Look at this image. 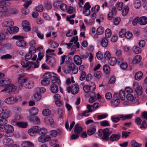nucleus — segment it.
<instances>
[{"label":"nucleus","instance_id":"1","mask_svg":"<svg viewBox=\"0 0 147 147\" xmlns=\"http://www.w3.org/2000/svg\"><path fill=\"white\" fill-rule=\"evenodd\" d=\"M12 38L13 39L17 40L16 42V45L17 46L24 47L27 45V43L24 40V37L23 36L16 35L13 36Z\"/></svg>","mask_w":147,"mask_h":147},{"label":"nucleus","instance_id":"2","mask_svg":"<svg viewBox=\"0 0 147 147\" xmlns=\"http://www.w3.org/2000/svg\"><path fill=\"white\" fill-rule=\"evenodd\" d=\"M21 65L24 67H28V69H30L31 68L35 69L38 68L39 67L38 63L29 61L27 60H23L21 62Z\"/></svg>","mask_w":147,"mask_h":147},{"label":"nucleus","instance_id":"3","mask_svg":"<svg viewBox=\"0 0 147 147\" xmlns=\"http://www.w3.org/2000/svg\"><path fill=\"white\" fill-rule=\"evenodd\" d=\"M8 9L6 6L4 5V3L0 1V17L3 18L6 16V12Z\"/></svg>","mask_w":147,"mask_h":147},{"label":"nucleus","instance_id":"4","mask_svg":"<svg viewBox=\"0 0 147 147\" xmlns=\"http://www.w3.org/2000/svg\"><path fill=\"white\" fill-rule=\"evenodd\" d=\"M112 133V131L110 130L109 128L104 129L103 130L102 136L101 138L102 140L107 141L109 139V136Z\"/></svg>","mask_w":147,"mask_h":147},{"label":"nucleus","instance_id":"5","mask_svg":"<svg viewBox=\"0 0 147 147\" xmlns=\"http://www.w3.org/2000/svg\"><path fill=\"white\" fill-rule=\"evenodd\" d=\"M20 97L19 96L16 97H10L6 98L5 102L8 104H13L20 100Z\"/></svg>","mask_w":147,"mask_h":147},{"label":"nucleus","instance_id":"6","mask_svg":"<svg viewBox=\"0 0 147 147\" xmlns=\"http://www.w3.org/2000/svg\"><path fill=\"white\" fill-rule=\"evenodd\" d=\"M66 90L69 93L71 92L72 94H76L79 91V86L77 84H74L72 87L70 86L67 87Z\"/></svg>","mask_w":147,"mask_h":147},{"label":"nucleus","instance_id":"7","mask_svg":"<svg viewBox=\"0 0 147 147\" xmlns=\"http://www.w3.org/2000/svg\"><path fill=\"white\" fill-rule=\"evenodd\" d=\"M133 86L138 94L140 95L142 94L143 92L142 88L141 86L138 85L137 82H134L133 84Z\"/></svg>","mask_w":147,"mask_h":147},{"label":"nucleus","instance_id":"8","mask_svg":"<svg viewBox=\"0 0 147 147\" xmlns=\"http://www.w3.org/2000/svg\"><path fill=\"white\" fill-rule=\"evenodd\" d=\"M40 128L39 127L37 126L33 127L32 128H30L28 130V134L31 136H35L36 134L38 133Z\"/></svg>","mask_w":147,"mask_h":147},{"label":"nucleus","instance_id":"9","mask_svg":"<svg viewBox=\"0 0 147 147\" xmlns=\"http://www.w3.org/2000/svg\"><path fill=\"white\" fill-rule=\"evenodd\" d=\"M90 7V5L88 3H86L85 4L84 7V9L83 11V13L85 16H88L90 15V11L89 9Z\"/></svg>","mask_w":147,"mask_h":147},{"label":"nucleus","instance_id":"10","mask_svg":"<svg viewBox=\"0 0 147 147\" xmlns=\"http://www.w3.org/2000/svg\"><path fill=\"white\" fill-rule=\"evenodd\" d=\"M16 90V86L11 85L1 90L2 92H6L7 93L11 94V92H14Z\"/></svg>","mask_w":147,"mask_h":147},{"label":"nucleus","instance_id":"11","mask_svg":"<svg viewBox=\"0 0 147 147\" xmlns=\"http://www.w3.org/2000/svg\"><path fill=\"white\" fill-rule=\"evenodd\" d=\"M14 22L11 19H6L5 21L2 24V25L3 27H10L13 26Z\"/></svg>","mask_w":147,"mask_h":147},{"label":"nucleus","instance_id":"12","mask_svg":"<svg viewBox=\"0 0 147 147\" xmlns=\"http://www.w3.org/2000/svg\"><path fill=\"white\" fill-rule=\"evenodd\" d=\"M70 60L69 56L63 55L61 57L60 65H62L65 62L67 63H68Z\"/></svg>","mask_w":147,"mask_h":147},{"label":"nucleus","instance_id":"13","mask_svg":"<svg viewBox=\"0 0 147 147\" xmlns=\"http://www.w3.org/2000/svg\"><path fill=\"white\" fill-rule=\"evenodd\" d=\"M3 142L6 146H10L13 143V141L11 138L7 137L3 139Z\"/></svg>","mask_w":147,"mask_h":147},{"label":"nucleus","instance_id":"14","mask_svg":"<svg viewBox=\"0 0 147 147\" xmlns=\"http://www.w3.org/2000/svg\"><path fill=\"white\" fill-rule=\"evenodd\" d=\"M11 80L9 79H4L0 80V86H5L9 84L11 82Z\"/></svg>","mask_w":147,"mask_h":147},{"label":"nucleus","instance_id":"15","mask_svg":"<svg viewBox=\"0 0 147 147\" xmlns=\"http://www.w3.org/2000/svg\"><path fill=\"white\" fill-rule=\"evenodd\" d=\"M22 25L25 31H29L30 30V25L28 22L26 20L22 22Z\"/></svg>","mask_w":147,"mask_h":147},{"label":"nucleus","instance_id":"16","mask_svg":"<svg viewBox=\"0 0 147 147\" xmlns=\"http://www.w3.org/2000/svg\"><path fill=\"white\" fill-rule=\"evenodd\" d=\"M7 30L10 34L17 33L19 31V28L17 27L13 26L8 28Z\"/></svg>","mask_w":147,"mask_h":147},{"label":"nucleus","instance_id":"17","mask_svg":"<svg viewBox=\"0 0 147 147\" xmlns=\"http://www.w3.org/2000/svg\"><path fill=\"white\" fill-rule=\"evenodd\" d=\"M47 58L46 61H48V63L51 65H53L55 64L56 62L55 59L50 56H49L47 54L46 55Z\"/></svg>","mask_w":147,"mask_h":147},{"label":"nucleus","instance_id":"18","mask_svg":"<svg viewBox=\"0 0 147 147\" xmlns=\"http://www.w3.org/2000/svg\"><path fill=\"white\" fill-rule=\"evenodd\" d=\"M70 71H72L74 74L77 73L78 71V67L75 65L74 63H71L70 64L69 66Z\"/></svg>","mask_w":147,"mask_h":147},{"label":"nucleus","instance_id":"19","mask_svg":"<svg viewBox=\"0 0 147 147\" xmlns=\"http://www.w3.org/2000/svg\"><path fill=\"white\" fill-rule=\"evenodd\" d=\"M138 24L141 25H144L147 24V17H141L139 19Z\"/></svg>","mask_w":147,"mask_h":147},{"label":"nucleus","instance_id":"20","mask_svg":"<svg viewBox=\"0 0 147 147\" xmlns=\"http://www.w3.org/2000/svg\"><path fill=\"white\" fill-rule=\"evenodd\" d=\"M120 137V135L119 134H114L110 136L109 139L112 142L117 141L119 139Z\"/></svg>","mask_w":147,"mask_h":147},{"label":"nucleus","instance_id":"21","mask_svg":"<svg viewBox=\"0 0 147 147\" xmlns=\"http://www.w3.org/2000/svg\"><path fill=\"white\" fill-rule=\"evenodd\" d=\"M74 61L78 65H80L82 63V60L80 57L77 55H75L74 58Z\"/></svg>","mask_w":147,"mask_h":147},{"label":"nucleus","instance_id":"22","mask_svg":"<svg viewBox=\"0 0 147 147\" xmlns=\"http://www.w3.org/2000/svg\"><path fill=\"white\" fill-rule=\"evenodd\" d=\"M83 130L82 128L79 125L78 123L76 124L75 126L74 132L76 134H78Z\"/></svg>","mask_w":147,"mask_h":147},{"label":"nucleus","instance_id":"23","mask_svg":"<svg viewBox=\"0 0 147 147\" xmlns=\"http://www.w3.org/2000/svg\"><path fill=\"white\" fill-rule=\"evenodd\" d=\"M45 123L47 124H50V126L53 127L54 126V121L52 118L47 117L45 119Z\"/></svg>","mask_w":147,"mask_h":147},{"label":"nucleus","instance_id":"24","mask_svg":"<svg viewBox=\"0 0 147 147\" xmlns=\"http://www.w3.org/2000/svg\"><path fill=\"white\" fill-rule=\"evenodd\" d=\"M29 120L31 122L35 123L37 124H39L40 122L39 118L37 116H30Z\"/></svg>","mask_w":147,"mask_h":147},{"label":"nucleus","instance_id":"25","mask_svg":"<svg viewBox=\"0 0 147 147\" xmlns=\"http://www.w3.org/2000/svg\"><path fill=\"white\" fill-rule=\"evenodd\" d=\"M27 79V78L23 76H21L19 77L18 82L19 84H21L20 86L21 88H22V87L23 85L22 84L25 82Z\"/></svg>","mask_w":147,"mask_h":147},{"label":"nucleus","instance_id":"26","mask_svg":"<svg viewBox=\"0 0 147 147\" xmlns=\"http://www.w3.org/2000/svg\"><path fill=\"white\" fill-rule=\"evenodd\" d=\"M108 40L107 38L104 37L102 38L100 42V45L103 47H106L108 45Z\"/></svg>","mask_w":147,"mask_h":147},{"label":"nucleus","instance_id":"27","mask_svg":"<svg viewBox=\"0 0 147 147\" xmlns=\"http://www.w3.org/2000/svg\"><path fill=\"white\" fill-rule=\"evenodd\" d=\"M126 98L128 100L132 101V102L135 103L137 100V99L134 98L133 95L130 93L128 94L126 96Z\"/></svg>","mask_w":147,"mask_h":147},{"label":"nucleus","instance_id":"28","mask_svg":"<svg viewBox=\"0 0 147 147\" xmlns=\"http://www.w3.org/2000/svg\"><path fill=\"white\" fill-rule=\"evenodd\" d=\"M51 90L53 93H57L58 91V87L57 85L55 84H52L51 86Z\"/></svg>","mask_w":147,"mask_h":147},{"label":"nucleus","instance_id":"29","mask_svg":"<svg viewBox=\"0 0 147 147\" xmlns=\"http://www.w3.org/2000/svg\"><path fill=\"white\" fill-rule=\"evenodd\" d=\"M4 128L5 131H7L8 132L12 133L14 131L13 127L9 125H6L4 127Z\"/></svg>","mask_w":147,"mask_h":147},{"label":"nucleus","instance_id":"30","mask_svg":"<svg viewBox=\"0 0 147 147\" xmlns=\"http://www.w3.org/2000/svg\"><path fill=\"white\" fill-rule=\"evenodd\" d=\"M10 112L0 113V118L5 119H8L11 115Z\"/></svg>","mask_w":147,"mask_h":147},{"label":"nucleus","instance_id":"31","mask_svg":"<svg viewBox=\"0 0 147 147\" xmlns=\"http://www.w3.org/2000/svg\"><path fill=\"white\" fill-rule=\"evenodd\" d=\"M29 111L30 115H34L38 114V110L37 108L32 107L29 109Z\"/></svg>","mask_w":147,"mask_h":147},{"label":"nucleus","instance_id":"32","mask_svg":"<svg viewBox=\"0 0 147 147\" xmlns=\"http://www.w3.org/2000/svg\"><path fill=\"white\" fill-rule=\"evenodd\" d=\"M141 56L139 55H136L133 59V64H137L139 63L141 61Z\"/></svg>","mask_w":147,"mask_h":147},{"label":"nucleus","instance_id":"33","mask_svg":"<svg viewBox=\"0 0 147 147\" xmlns=\"http://www.w3.org/2000/svg\"><path fill=\"white\" fill-rule=\"evenodd\" d=\"M143 75L142 71H139L136 72L135 75V78L136 80L139 81L141 80Z\"/></svg>","mask_w":147,"mask_h":147},{"label":"nucleus","instance_id":"34","mask_svg":"<svg viewBox=\"0 0 147 147\" xmlns=\"http://www.w3.org/2000/svg\"><path fill=\"white\" fill-rule=\"evenodd\" d=\"M111 105L115 107H117L120 103V100L118 98L113 99L111 100Z\"/></svg>","mask_w":147,"mask_h":147},{"label":"nucleus","instance_id":"35","mask_svg":"<svg viewBox=\"0 0 147 147\" xmlns=\"http://www.w3.org/2000/svg\"><path fill=\"white\" fill-rule=\"evenodd\" d=\"M108 61L109 63L111 66L115 65L117 62V60L115 57L111 58Z\"/></svg>","mask_w":147,"mask_h":147},{"label":"nucleus","instance_id":"36","mask_svg":"<svg viewBox=\"0 0 147 147\" xmlns=\"http://www.w3.org/2000/svg\"><path fill=\"white\" fill-rule=\"evenodd\" d=\"M34 86V82L32 81H30L27 82L26 83V88L30 89L32 88Z\"/></svg>","mask_w":147,"mask_h":147},{"label":"nucleus","instance_id":"37","mask_svg":"<svg viewBox=\"0 0 147 147\" xmlns=\"http://www.w3.org/2000/svg\"><path fill=\"white\" fill-rule=\"evenodd\" d=\"M47 133V129L45 127L40 128L38 134L40 135L45 136Z\"/></svg>","mask_w":147,"mask_h":147},{"label":"nucleus","instance_id":"38","mask_svg":"<svg viewBox=\"0 0 147 147\" xmlns=\"http://www.w3.org/2000/svg\"><path fill=\"white\" fill-rule=\"evenodd\" d=\"M133 51L136 54H138L140 53L141 52V49L138 46H135L133 47Z\"/></svg>","mask_w":147,"mask_h":147},{"label":"nucleus","instance_id":"39","mask_svg":"<svg viewBox=\"0 0 147 147\" xmlns=\"http://www.w3.org/2000/svg\"><path fill=\"white\" fill-rule=\"evenodd\" d=\"M51 79L52 82L54 84L56 83H57L58 84L60 83L59 79L58 77L56 76H52Z\"/></svg>","mask_w":147,"mask_h":147},{"label":"nucleus","instance_id":"40","mask_svg":"<svg viewBox=\"0 0 147 147\" xmlns=\"http://www.w3.org/2000/svg\"><path fill=\"white\" fill-rule=\"evenodd\" d=\"M131 147H141L142 144L138 143L134 140H132L131 141Z\"/></svg>","mask_w":147,"mask_h":147},{"label":"nucleus","instance_id":"41","mask_svg":"<svg viewBox=\"0 0 147 147\" xmlns=\"http://www.w3.org/2000/svg\"><path fill=\"white\" fill-rule=\"evenodd\" d=\"M16 124L18 127L23 128H26L27 126V123H26L18 122Z\"/></svg>","mask_w":147,"mask_h":147},{"label":"nucleus","instance_id":"42","mask_svg":"<svg viewBox=\"0 0 147 147\" xmlns=\"http://www.w3.org/2000/svg\"><path fill=\"white\" fill-rule=\"evenodd\" d=\"M129 11V8L126 5L124 7L122 11V15L123 16H126L127 14Z\"/></svg>","mask_w":147,"mask_h":147},{"label":"nucleus","instance_id":"43","mask_svg":"<svg viewBox=\"0 0 147 147\" xmlns=\"http://www.w3.org/2000/svg\"><path fill=\"white\" fill-rule=\"evenodd\" d=\"M103 70L106 74H109L110 71L109 66L107 65H105L103 67Z\"/></svg>","mask_w":147,"mask_h":147},{"label":"nucleus","instance_id":"44","mask_svg":"<svg viewBox=\"0 0 147 147\" xmlns=\"http://www.w3.org/2000/svg\"><path fill=\"white\" fill-rule=\"evenodd\" d=\"M111 57V54L109 51H106L104 54V58L105 60L108 61Z\"/></svg>","mask_w":147,"mask_h":147},{"label":"nucleus","instance_id":"45","mask_svg":"<svg viewBox=\"0 0 147 147\" xmlns=\"http://www.w3.org/2000/svg\"><path fill=\"white\" fill-rule=\"evenodd\" d=\"M51 113V111L48 109H45L42 112V114L44 116H48Z\"/></svg>","mask_w":147,"mask_h":147},{"label":"nucleus","instance_id":"46","mask_svg":"<svg viewBox=\"0 0 147 147\" xmlns=\"http://www.w3.org/2000/svg\"><path fill=\"white\" fill-rule=\"evenodd\" d=\"M125 91L123 90L120 91L119 94V95L120 98L122 100H123L125 99Z\"/></svg>","mask_w":147,"mask_h":147},{"label":"nucleus","instance_id":"47","mask_svg":"<svg viewBox=\"0 0 147 147\" xmlns=\"http://www.w3.org/2000/svg\"><path fill=\"white\" fill-rule=\"evenodd\" d=\"M36 90L37 92H39L42 93H43L45 92L46 89L45 88L43 87H38L36 88Z\"/></svg>","mask_w":147,"mask_h":147},{"label":"nucleus","instance_id":"48","mask_svg":"<svg viewBox=\"0 0 147 147\" xmlns=\"http://www.w3.org/2000/svg\"><path fill=\"white\" fill-rule=\"evenodd\" d=\"M8 121V119L0 118V125L4 126L6 125Z\"/></svg>","mask_w":147,"mask_h":147},{"label":"nucleus","instance_id":"49","mask_svg":"<svg viewBox=\"0 0 147 147\" xmlns=\"http://www.w3.org/2000/svg\"><path fill=\"white\" fill-rule=\"evenodd\" d=\"M0 111L3 113L10 112L7 107L3 106L0 107Z\"/></svg>","mask_w":147,"mask_h":147},{"label":"nucleus","instance_id":"50","mask_svg":"<svg viewBox=\"0 0 147 147\" xmlns=\"http://www.w3.org/2000/svg\"><path fill=\"white\" fill-rule=\"evenodd\" d=\"M50 83V81L47 79H43L41 81V83L42 85L45 86H47L49 85Z\"/></svg>","mask_w":147,"mask_h":147},{"label":"nucleus","instance_id":"51","mask_svg":"<svg viewBox=\"0 0 147 147\" xmlns=\"http://www.w3.org/2000/svg\"><path fill=\"white\" fill-rule=\"evenodd\" d=\"M125 30L124 29H121L119 33V36L121 38H123L125 36Z\"/></svg>","mask_w":147,"mask_h":147},{"label":"nucleus","instance_id":"52","mask_svg":"<svg viewBox=\"0 0 147 147\" xmlns=\"http://www.w3.org/2000/svg\"><path fill=\"white\" fill-rule=\"evenodd\" d=\"M105 36L107 38L110 37L111 35V30L109 28H107L105 31Z\"/></svg>","mask_w":147,"mask_h":147},{"label":"nucleus","instance_id":"53","mask_svg":"<svg viewBox=\"0 0 147 147\" xmlns=\"http://www.w3.org/2000/svg\"><path fill=\"white\" fill-rule=\"evenodd\" d=\"M89 53L87 52H85L84 53H81L80 55V57L81 59H85L88 58L89 56Z\"/></svg>","mask_w":147,"mask_h":147},{"label":"nucleus","instance_id":"54","mask_svg":"<svg viewBox=\"0 0 147 147\" xmlns=\"http://www.w3.org/2000/svg\"><path fill=\"white\" fill-rule=\"evenodd\" d=\"M34 97L35 100H39L41 98V94L38 92L35 93L34 95Z\"/></svg>","mask_w":147,"mask_h":147},{"label":"nucleus","instance_id":"55","mask_svg":"<svg viewBox=\"0 0 147 147\" xmlns=\"http://www.w3.org/2000/svg\"><path fill=\"white\" fill-rule=\"evenodd\" d=\"M63 69L64 72L66 74H68L70 72L69 66L68 65H65L64 66Z\"/></svg>","mask_w":147,"mask_h":147},{"label":"nucleus","instance_id":"56","mask_svg":"<svg viewBox=\"0 0 147 147\" xmlns=\"http://www.w3.org/2000/svg\"><path fill=\"white\" fill-rule=\"evenodd\" d=\"M96 129L95 128H93L88 130L87 131V133L88 135L91 136L94 134L95 132Z\"/></svg>","mask_w":147,"mask_h":147},{"label":"nucleus","instance_id":"57","mask_svg":"<svg viewBox=\"0 0 147 147\" xmlns=\"http://www.w3.org/2000/svg\"><path fill=\"white\" fill-rule=\"evenodd\" d=\"M120 67L123 70H125L127 68V64L126 62H122L120 64Z\"/></svg>","mask_w":147,"mask_h":147},{"label":"nucleus","instance_id":"58","mask_svg":"<svg viewBox=\"0 0 147 147\" xmlns=\"http://www.w3.org/2000/svg\"><path fill=\"white\" fill-rule=\"evenodd\" d=\"M104 30V28L101 26L98 27L97 30V32L99 35L102 34Z\"/></svg>","mask_w":147,"mask_h":147},{"label":"nucleus","instance_id":"59","mask_svg":"<svg viewBox=\"0 0 147 147\" xmlns=\"http://www.w3.org/2000/svg\"><path fill=\"white\" fill-rule=\"evenodd\" d=\"M130 132L123 131L122 132V137L123 138H126L129 136Z\"/></svg>","mask_w":147,"mask_h":147},{"label":"nucleus","instance_id":"60","mask_svg":"<svg viewBox=\"0 0 147 147\" xmlns=\"http://www.w3.org/2000/svg\"><path fill=\"white\" fill-rule=\"evenodd\" d=\"M141 5V2L139 0H137L135 2L134 6L135 8L138 9L140 7Z\"/></svg>","mask_w":147,"mask_h":147},{"label":"nucleus","instance_id":"61","mask_svg":"<svg viewBox=\"0 0 147 147\" xmlns=\"http://www.w3.org/2000/svg\"><path fill=\"white\" fill-rule=\"evenodd\" d=\"M94 76L97 79H99L101 77V72L98 71L96 72L94 74Z\"/></svg>","mask_w":147,"mask_h":147},{"label":"nucleus","instance_id":"62","mask_svg":"<svg viewBox=\"0 0 147 147\" xmlns=\"http://www.w3.org/2000/svg\"><path fill=\"white\" fill-rule=\"evenodd\" d=\"M96 57L98 59H101L103 57L102 53L100 51H98L96 54Z\"/></svg>","mask_w":147,"mask_h":147},{"label":"nucleus","instance_id":"63","mask_svg":"<svg viewBox=\"0 0 147 147\" xmlns=\"http://www.w3.org/2000/svg\"><path fill=\"white\" fill-rule=\"evenodd\" d=\"M43 7L41 5H38L35 8V10L36 11L39 12H42L43 10Z\"/></svg>","mask_w":147,"mask_h":147},{"label":"nucleus","instance_id":"64","mask_svg":"<svg viewBox=\"0 0 147 147\" xmlns=\"http://www.w3.org/2000/svg\"><path fill=\"white\" fill-rule=\"evenodd\" d=\"M36 51V49L34 46H31L29 49V53L32 54L35 53Z\"/></svg>","mask_w":147,"mask_h":147}]
</instances>
